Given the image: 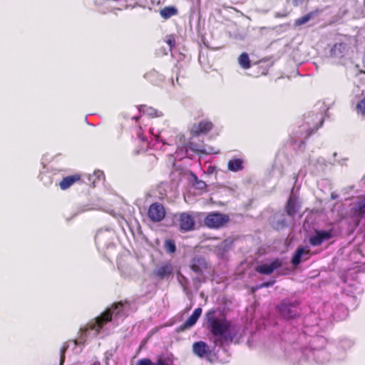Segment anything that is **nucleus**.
<instances>
[{"label": "nucleus", "mask_w": 365, "mask_h": 365, "mask_svg": "<svg viewBox=\"0 0 365 365\" xmlns=\"http://www.w3.org/2000/svg\"><path fill=\"white\" fill-rule=\"evenodd\" d=\"M128 300H121L111 304L110 307L107 308L101 314L96 317L93 321L88 323L84 327L80 329L79 339L73 341L75 345L79 343H84L86 339V332L88 330L95 331L96 335L99 334L103 327L113 320V317H118L123 312V307L129 305Z\"/></svg>", "instance_id": "nucleus-1"}, {"label": "nucleus", "mask_w": 365, "mask_h": 365, "mask_svg": "<svg viewBox=\"0 0 365 365\" xmlns=\"http://www.w3.org/2000/svg\"><path fill=\"white\" fill-rule=\"evenodd\" d=\"M207 327L212 336H217L214 341L215 345L222 346L225 341H232V336L230 335L231 322L225 317H218L216 310L210 309L205 314Z\"/></svg>", "instance_id": "nucleus-2"}, {"label": "nucleus", "mask_w": 365, "mask_h": 365, "mask_svg": "<svg viewBox=\"0 0 365 365\" xmlns=\"http://www.w3.org/2000/svg\"><path fill=\"white\" fill-rule=\"evenodd\" d=\"M299 304V302L297 300L290 301L284 299L277 306V309L284 318L287 319H295L300 316Z\"/></svg>", "instance_id": "nucleus-3"}, {"label": "nucleus", "mask_w": 365, "mask_h": 365, "mask_svg": "<svg viewBox=\"0 0 365 365\" xmlns=\"http://www.w3.org/2000/svg\"><path fill=\"white\" fill-rule=\"evenodd\" d=\"M230 220L227 215L220 212L209 213L204 220L205 225L212 229H219L225 226Z\"/></svg>", "instance_id": "nucleus-4"}, {"label": "nucleus", "mask_w": 365, "mask_h": 365, "mask_svg": "<svg viewBox=\"0 0 365 365\" xmlns=\"http://www.w3.org/2000/svg\"><path fill=\"white\" fill-rule=\"evenodd\" d=\"M165 207L160 202L152 203L148 210V217L153 222H160L165 217Z\"/></svg>", "instance_id": "nucleus-5"}, {"label": "nucleus", "mask_w": 365, "mask_h": 365, "mask_svg": "<svg viewBox=\"0 0 365 365\" xmlns=\"http://www.w3.org/2000/svg\"><path fill=\"white\" fill-rule=\"evenodd\" d=\"M213 128V123L209 120H202L194 123L190 130V135L198 137L201 135H206Z\"/></svg>", "instance_id": "nucleus-6"}, {"label": "nucleus", "mask_w": 365, "mask_h": 365, "mask_svg": "<svg viewBox=\"0 0 365 365\" xmlns=\"http://www.w3.org/2000/svg\"><path fill=\"white\" fill-rule=\"evenodd\" d=\"M178 225L182 232L193 230L195 225V218L191 214L182 212L179 215Z\"/></svg>", "instance_id": "nucleus-7"}, {"label": "nucleus", "mask_w": 365, "mask_h": 365, "mask_svg": "<svg viewBox=\"0 0 365 365\" xmlns=\"http://www.w3.org/2000/svg\"><path fill=\"white\" fill-rule=\"evenodd\" d=\"M173 269L172 263L170 261H166L156 266L153 270V274L159 279H163L170 276L173 272Z\"/></svg>", "instance_id": "nucleus-8"}, {"label": "nucleus", "mask_w": 365, "mask_h": 365, "mask_svg": "<svg viewBox=\"0 0 365 365\" xmlns=\"http://www.w3.org/2000/svg\"><path fill=\"white\" fill-rule=\"evenodd\" d=\"M282 266L281 259L277 258L269 264H262L255 267V271L261 274L269 275L272 274L274 270L280 268Z\"/></svg>", "instance_id": "nucleus-9"}, {"label": "nucleus", "mask_w": 365, "mask_h": 365, "mask_svg": "<svg viewBox=\"0 0 365 365\" xmlns=\"http://www.w3.org/2000/svg\"><path fill=\"white\" fill-rule=\"evenodd\" d=\"M190 267L192 272L201 274L207 269L208 264L204 257L195 256L190 260Z\"/></svg>", "instance_id": "nucleus-10"}, {"label": "nucleus", "mask_w": 365, "mask_h": 365, "mask_svg": "<svg viewBox=\"0 0 365 365\" xmlns=\"http://www.w3.org/2000/svg\"><path fill=\"white\" fill-rule=\"evenodd\" d=\"M201 314L202 309L200 307L196 308L191 316H190L184 323H182L177 328V332H183L193 327L196 324Z\"/></svg>", "instance_id": "nucleus-11"}, {"label": "nucleus", "mask_w": 365, "mask_h": 365, "mask_svg": "<svg viewBox=\"0 0 365 365\" xmlns=\"http://www.w3.org/2000/svg\"><path fill=\"white\" fill-rule=\"evenodd\" d=\"M192 352L200 358L207 357L211 354L208 345L203 341H199L193 343Z\"/></svg>", "instance_id": "nucleus-12"}, {"label": "nucleus", "mask_w": 365, "mask_h": 365, "mask_svg": "<svg viewBox=\"0 0 365 365\" xmlns=\"http://www.w3.org/2000/svg\"><path fill=\"white\" fill-rule=\"evenodd\" d=\"M331 237V231H317L316 235L310 237L309 242L312 246H319Z\"/></svg>", "instance_id": "nucleus-13"}, {"label": "nucleus", "mask_w": 365, "mask_h": 365, "mask_svg": "<svg viewBox=\"0 0 365 365\" xmlns=\"http://www.w3.org/2000/svg\"><path fill=\"white\" fill-rule=\"evenodd\" d=\"M81 180V175L79 174H75L63 178L59 182V186L61 190H65L69 188L75 182Z\"/></svg>", "instance_id": "nucleus-14"}, {"label": "nucleus", "mask_w": 365, "mask_h": 365, "mask_svg": "<svg viewBox=\"0 0 365 365\" xmlns=\"http://www.w3.org/2000/svg\"><path fill=\"white\" fill-rule=\"evenodd\" d=\"M309 250H305V249L302 247H300L299 248L297 249L292 259V263L294 266H297L300 264L302 259V256L304 255H307V257H305L303 260H307L309 259Z\"/></svg>", "instance_id": "nucleus-15"}, {"label": "nucleus", "mask_w": 365, "mask_h": 365, "mask_svg": "<svg viewBox=\"0 0 365 365\" xmlns=\"http://www.w3.org/2000/svg\"><path fill=\"white\" fill-rule=\"evenodd\" d=\"M315 122V125L314 128H309L307 130V137H309L312 133H315L322 125L324 123V118L322 115H314L310 117V119L307 121L308 124H310L311 123Z\"/></svg>", "instance_id": "nucleus-16"}, {"label": "nucleus", "mask_w": 365, "mask_h": 365, "mask_svg": "<svg viewBox=\"0 0 365 365\" xmlns=\"http://www.w3.org/2000/svg\"><path fill=\"white\" fill-rule=\"evenodd\" d=\"M227 168L232 172H237L243 169V161L240 158H234L229 160Z\"/></svg>", "instance_id": "nucleus-17"}, {"label": "nucleus", "mask_w": 365, "mask_h": 365, "mask_svg": "<svg viewBox=\"0 0 365 365\" xmlns=\"http://www.w3.org/2000/svg\"><path fill=\"white\" fill-rule=\"evenodd\" d=\"M178 14V9L173 6H165L160 11V16L165 19H168Z\"/></svg>", "instance_id": "nucleus-18"}, {"label": "nucleus", "mask_w": 365, "mask_h": 365, "mask_svg": "<svg viewBox=\"0 0 365 365\" xmlns=\"http://www.w3.org/2000/svg\"><path fill=\"white\" fill-rule=\"evenodd\" d=\"M240 66L244 69H248L251 67L250 57L247 53H242L238 58Z\"/></svg>", "instance_id": "nucleus-19"}, {"label": "nucleus", "mask_w": 365, "mask_h": 365, "mask_svg": "<svg viewBox=\"0 0 365 365\" xmlns=\"http://www.w3.org/2000/svg\"><path fill=\"white\" fill-rule=\"evenodd\" d=\"M286 212L287 215L290 216L294 215L297 210L296 209V203L294 201L292 200V198H289L287 201V205H286Z\"/></svg>", "instance_id": "nucleus-20"}, {"label": "nucleus", "mask_w": 365, "mask_h": 365, "mask_svg": "<svg viewBox=\"0 0 365 365\" xmlns=\"http://www.w3.org/2000/svg\"><path fill=\"white\" fill-rule=\"evenodd\" d=\"M139 110L140 112L148 114V115H150L152 117L158 116V111L156 110L153 109L151 107H148L145 105H141L139 108Z\"/></svg>", "instance_id": "nucleus-21"}, {"label": "nucleus", "mask_w": 365, "mask_h": 365, "mask_svg": "<svg viewBox=\"0 0 365 365\" xmlns=\"http://www.w3.org/2000/svg\"><path fill=\"white\" fill-rule=\"evenodd\" d=\"M164 247L168 253L173 254L176 251L175 241L173 240H166L164 242Z\"/></svg>", "instance_id": "nucleus-22"}, {"label": "nucleus", "mask_w": 365, "mask_h": 365, "mask_svg": "<svg viewBox=\"0 0 365 365\" xmlns=\"http://www.w3.org/2000/svg\"><path fill=\"white\" fill-rule=\"evenodd\" d=\"M357 114L361 115L365 118V97L360 100L356 106Z\"/></svg>", "instance_id": "nucleus-23"}, {"label": "nucleus", "mask_w": 365, "mask_h": 365, "mask_svg": "<svg viewBox=\"0 0 365 365\" xmlns=\"http://www.w3.org/2000/svg\"><path fill=\"white\" fill-rule=\"evenodd\" d=\"M313 12L307 14L306 15L297 19L295 21V26H301L308 22L313 17Z\"/></svg>", "instance_id": "nucleus-24"}, {"label": "nucleus", "mask_w": 365, "mask_h": 365, "mask_svg": "<svg viewBox=\"0 0 365 365\" xmlns=\"http://www.w3.org/2000/svg\"><path fill=\"white\" fill-rule=\"evenodd\" d=\"M187 148L190 149V150L193 151L196 153H205V150L200 148L198 145L193 142H188L186 145Z\"/></svg>", "instance_id": "nucleus-25"}, {"label": "nucleus", "mask_w": 365, "mask_h": 365, "mask_svg": "<svg viewBox=\"0 0 365 365\" xmlns=\"http://www.w3.org/2000/svg\"><path fill=\"white\" fill-rule=\"evenodd\" d=\"M68 345L65 343L63 346L61 348V350H60V365H63L64 361H65V358H66V351L68 350Z\"/></svg>", "instance_id": "nucleus-26"}, {"label": "nucleus", "mask_w": 365, "mask_h": 365, "mask_svg": "<svg viewBox=\"0 0 365 365\" xmlns=\"http://www.w3.org/2000/svg\"><path fill=\"white\" fill-rule=\"evenodd\" d=\"M165 42L170 46V50H172V48L175 46V39L172 35L166 36Z\"/></svg>", "instance_id": "nucleus-27"}, {"label": "nucleus", "mask_w": 365, "mask_h": 365, "mask_svg": "<svg viewBox=\"0 0 365 365\" xmlns=\"http://www.w3.org/2000/svg\"><path fill=\"white\" fill-rule=\"evenodd\" d=\"M152 361L148 358L140 359L137 361L136 365H152Z\"/></svg>", "instance_id": "nucleus-28"}, {"label": "nucleus", "mask_w": 365, "mask_h": 365, "mask_svg": "<svg viewBox=\"0 0 365 365\" xmlns=\"http://www.w3.org/2000/svg\"><path fill=\"white\" fill-rule=\"evenodd\" d=\"M275 282H276L275 279H272V280H270V281H268V282H264L261 284L262 289L264 288V287H272V286H273L275 284Z\"/></svg>", "instance_id": "nucleus-29"}, {"label": "nucleus", "mask_w": 365, "mask_h": 365, "mask_svg": "<svg viewBox=\"0 0 365 365\" xmlns=\"http://www.w3.org/2000/svg\"><path fill=\"white\" fill-rule=\"evenodd\" d=\"M152 365H167L165 359L163 357H159L156 362L153 363Z\"/></svg>", "instance_id": "nucleus-30"}, {"label": "nucleus", "mask_w": 365, "mask_h": 365, "mask_svg": "<svg viewBox=\"0 0 365 365\" xmlns=\"http://www.w3.org/2000/svg\"><path fill=\"white\" fill-rule=\"evenodd\" d=\"M262 289L261 284L253 286L250 288L251 293L255 294L257 290Z\"/></svg>", "instance_id": "nucleus-31"}, {"label": "nucleus", "mask_w": 365, "mask_h": 365, "mask_svg": "<svg viewBox=\"0 0 365 365\" xmlns=\"http://www.w3.org/2000/svg\"><path fill=\"white\" fill-rule=\"evenodd\" d=\"M359 211L362 214H365V204L359 205Z\"/></svg>", "instance_id": "nucleus-32"}, {"label": "nucleus", "mask_w": 365, "mask_h": 365, "mask_svg": "<svg viewBox=\"0 0 365 365\" xmlns=\"http://www.w3.org/2000/svg\"><path fill=\"white\" fill-rule=\"evenodd\" d=\"M303 2V0H293V5L294 6H298Z\"/></svg>", "instance_id": "nucleus-33"}, {"label": "nucleus", "mask_w": 365, "mask_h": 365, "mask_svg": "<svg viewBox=\"0 0 365 365\" xmlns=\"http://www.w3.org/2000/svg\"><path fill=\"white\" fill-rule=\"evenodd\" d=\"M226 246H227V241L225 240L218 246V247L222 248V250H225Z\"/></svg>", "instance_id": "nucleus-34"}, {"label": "nucleus", "mask_w": 365, "mask_h": 365, "mask_svg": "<svg viewBox=\"0 0 365 365\" xmlns=\"http://www.w3.org/2000/svg\"><path fill=\"white\" fill-rule=\"evenodd\" d=\"M362 63H363L364 66L365 67V52H364V54L363 56Z\"/></svg>", "instance_id": "nucleus-35"}, {"label": "nucleus", "mask_w": 365, "mask_h": 365, "mask_svg": "<svg viewBox=\"0 0 365 365\" xmlns=\"http://www.w3.org/2000/svg\"><path fill=\"white\" fill-rule=\"evenodd\" d=\"M359 73H364V74H365V71H364V70H361V71H359Z\"/></svg>", "instance_id": "nucleus-36"}, {"label": "nucleus", "mask_w": 365, "mask_h": 365, "mask_svg": "<svg viewBox=\"0 0 365 365\" xmlns=\"http://www.w3.org/2000/svg\"><path fill=\"white\" fill-rule=\"evenodd\" d=\"M364 6H365V0H363Z\"/></svg>", "instance_id": "nucleus-37"}]
</instances>
